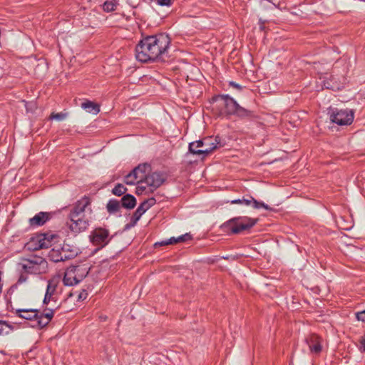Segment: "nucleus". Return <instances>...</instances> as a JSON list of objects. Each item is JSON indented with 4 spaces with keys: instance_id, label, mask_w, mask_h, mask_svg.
<instances>
[{
    "instance_id": "4468645a",
    "label": "nucleus",
    "mask_w": 365,
    "mask_h": 365,
    "mask_svg": "<svg viewBox=\"0 0 365 365\" xmlns=\"http://www.w3.org/2000/svg\"><path fill=\"white\" fill-rule=\"evenodd\" d=\"M60 279H61L60 275H57V276L53 277L52 279H51L48 282L45 297L43 299L44 304H48L50 302L52 295L56 292V287L60 282Z\"/></svg>"
},
{
    "instance_id": "f8f14e48",
    "label": "nucleus",
    "mask_w": 365,
    "mask_h": 365,
    "mask_svg": "<svg viewBox=\"0 0 365 365\" xmlns=\"http://www.w3.org/2000/svg\"><path fill=\"white\" fill-rule=\"evenodd\" d=\"M322 339L317 334H310L306 339V343L309 348V351L312 354H318L322 350Z\"/></svg>"
},
{
    "instance_id": "f03ea898",
    "label": "nucleus",
    "mask_w": 365,
    "mask_h": 365,
    "mask_svg": "<svg viewBox=\"0 0 365 365\" xmlns=\"http://www.w3.org/2000/svg\"><path fill=\"white\" fill-rule=\"evenodd\" d=\"M93 213L91 200L88 197L79 200L69 214L68 227L75 233H80L86 230Z\"/></svg>"
},
{
    "instance_id": "4be33fe9",
    "label": "nucleus",
    "mask_w": 365,
    "mask_h": 365,
    "mask_svg": "<svg viewBox=\"0 0 365 365\" xmlns=\"http://www.w3.org/2000/svg\"><path fill=\"white\" fill-rule=\"evenodd\" d=\"M156 202L155 198L151 197L146 200H144L138 207V210L144 214L150 207L154 205Z\"/></svg>"
},
{
    "instance_id": "a211bd4d",
    "label": "nucleus",
    "mask_w": 365,
    "mask_h": 365,
    "mask_svg": "<svg viewBox=\"0 0 365 365\" xmlns=\"http://www.w3.org/2000/svg\"><path fill=\"white\" fill-rule=\"evenodd\" d=\"M190 238H191V237L190 235L185 234V235H181L178 237H171L168 240H163L159 242H156L155 244V246H157V245L163 246V245H173V244H176V243H178L180 242L186 241L187 240H190Z\"/></svg>"
},
{
    "instance_id": "7ed1b4c3",
    "label": "nucleus",
    "mask_w": 365,
    "mask_h": 365,
    "mask_svg": "<svg viewBox=\"0 0 365 365\" xmlns=\"http://www.w3.org/2000/svg\"><path fill=\"white\" fill-rule=\"evenodd\" d=\"M216 108L222 115L235 114L240 117L249 116L251 112L241 107L232 98L228 95L218 96L215 98Z\"/></svg>"
},
{
    "instance_id": "393cba45",
    "label": "nucleus",
    "mask_w": 365,
    "mask_h": 365,
    "mask_svg": "<svg viewBox=\"0 0 365 365\" xmlns=\"http://www.w3.org/2000/svg\"><path fill=\"white\" fill-rule=\"evenodd\" d=\"M118 5V0H110L106 1L103 5V9L107 12L114 11Z\"/></svg>"
},
{
    "instance_id": "aec40b11",
    "label": "nucleus",
    "mask_w": 365,
    "mask_h": 365,
    "mask_svg": "<svg viewBox=\"0 0 365 365\" xmlns=\"http://www.w3.org/2000/svg\"><path fill=\"white\" fill-rule=\"evenodd\" d=\"M122 206L127 209H132L135 206L136 200L131 195H125L121 199Z\"/></svg>"
},
{
    "instance_id": "cd10ccee",
    "label": "nucleus",
    "mask_w": 365,
    "mask_h": 365,
    "mask_svg": "<svg viewBox=\"0 0 365 365\" xmlns=\"http://www.w3.org/2000/svg\"><path fill=\"white\" fill-rule=\"evenodd\" d=\"M245 74L248 80L250 81L255 82L259 80L256 70H246Z\"/></svg>"
},
{
    "instance_id": "39448f33",
    "label": "nucleus",
    "mask_w": 365,
    "mask_h": 365,
    "mask_svg": "<svg viewBox=\"0 0 365 365\" xmlns=\"http://www.w3.org/2000/svg\"><path fill=\"white\" fill-rule=\"evenodd\" d=\"M217 137H207L202 140L192 142L189 145V150L195 155H207L218 148Z\"/></svg>"
},
{
    "instance_id": "b1692460",
    "label": "nucleus",
    "mask_w": 365,
    "mask_h": 365,
    "mask_svg": "<svg viewBox=\"0 0 365 365\" xmlns=\"http://www.w3.org/2000/svg\"><path fill=\"white\" fill-rule=\"evenodd\" d=\"M13 330V327L5 321L0 320V336L7 335Z\"/></svg>"
},
{
    "instance_id": "5701e85b",
    "label": "nucleus",
    "mask_w": 365,
    "mask_h": 365,
    "mask_svg": "<svg viewBox=\"0 0 365 365\" xmlns=\"http://www.w3.org/2000/svg\"><path fill=\"white\" fill-rule=\"evenodd\" d=\"M120 206V205L119 201L115 200H110L108 201L106 207L108 212L113 213L119 210Z\"/></svg>"
},
{
    "instance_id": "6ab92c4d",
    "label": "nucleus",
    "mask_w": 365,
    "mask_h": 365,
    "mask_svg": "<svg viewBox=\"0 0 365 365\" xmlns=\"http://www.w3.org/2000/svg\"><path fill=\"white\" fill-rule=\"evenodd\" d=\"M31 243L36 244V246L33 247V249L38 250L48 247L50 246L51 242L45 237V235H42L33 238Z\"/></svg>"
},
{
    "instance_id": "1a4fd4ad",
    "label": "nucleus",
    "mask_w": 365,
    "mask_h": 365,
    "mask_svg": "<svg viewBox=\"0 0 365 365\" xmlns=\"http://www.w3.org/2000/svg\"><path fill=\"white\" fill-rule=\"evenodd\" d=\"M150 168V165L143 164L139 165L130 172L137 181L135 193L138 195L143 194L147 190V187L144 185V179L145 178V173H148Z\"/></svg>"
},
{
    "instance_id": "72a5a7b5",
    "label": "nucleus",
    "mask_w": 365,
    "mask_h": 365,
    "mask_svg": "<svg viewBox=\"0 0 365 365\" xmlns=\"http://www.w3.org/2000/svg\"><path fill=\"white\" fill-rule=\"evenodd\" d=\"M158 4L162 6H169L172 4V0H156Z\"/></svg>"
},
{
    "instance_id": "f704fd0d",
    "label": "nucleus",
    "mask_w": 365,
    "mask_h": 365,
    "mask_svg": "<svg viewBox=\"0 0 365 365\" xmlns=\"http://www.w3.org/2000/svg\"><path fill=\"white\" fill-rule=\"evenodd\" d=\"M28 277L26 274H21L19 278L18 283L21 284L27 281Z\"/></svg>"
},
{
    "instance_id": "412c9836",
    "label": "nucleus",
    "mask_w": 365,
    "mask_h": 365,
    "mask_svg": "<svg viewBox=\"0 0 365 365\" xmlns=\"http://www.w3.org/2000/svg\"><path fill=\"white\" fill-rule=\"evenodd\" d=\"M81 107L89 113L98 114L100 112L99 106L92 101H86L82 103Z\"/></svg>"
},
{
    "instance_id": "ea45409f",
    "label": "nucleus",
    "mask_w": 365,
    "mask_h": 365,
    "mask_svg": "<svg viewBox=\"0 0 365 365\" xmlns=\"http://www.w3.org/2000/svg\"><path fill=\"white\" fill-rule=\"evenodd\" d=\"M198 76H200V74H199V73L197 74V76H195L193 77V79H194V80H197V79H198V78H197Z\"/></svg>"
},
{
    "instance_id": "c756f323",
    "label": "nucleus",
    "mask_w": 365,
    "mask_h": 365,
    "mask_svg": "<svg viewBox=\"0 0 365 365\" xmlns=\"http://www.w3.org/2000/svg\"><path fill=\"white\" fill-rule=\"evenodd\" d=\"M124 182H125L126 185H137V181L135 180V178H134V176L131 174V173H130L129 174H128V175L125 177Z\"/></svg>"
},
{
    "instance_id": "423d86ee",
    "label": "nucleus",
    "mask_w": 365,
    "mask_h": 365,
    "mask_svg": "<svg viewBox=\"0 0 365 365\" xmlns=\"http://www.w3.org/2000/svg\"><path fill=\"white\" fill-rule=\"evenodd\" d=\"M88 274V269L84 266H71L66 269L63 278V284L73 286L79 283Z\"/></svg>"
},
{
    "instance_id": "9b49d317",
    "label": "nucleus",
    "mask_w": 365,
    "mask_h": 365,
    "mask_svg": "<svg viewBox=\"0 0 365 365\" xmlns=\"http://www.w3.org/2000/svg\"><path fill=\"white\" fill-rule=\"evenodd\" d=\"M90 238L93 244L102 247L107 245L110 240L108 230L101 227L96 228L91 232Z\"/></svg>"
},
{
    "instance_id": "58836bf2",
    "label": "nucleus",
    "mask_w": 365,
    "mask_h": 365,
    "mask_svg": "<svg viewBox=\"0 0 365 365\" xmlns=\"http://www.w3.org/2000/svg\"><path fill=\"white\" fill-rule=\"evenodd\" d=\"M194 76H195V75L192 73V72H191V73H190L189 75H187V78L190 77L191 78H192V79H193Z\"/></svg>"
},
{
    "instance_id": "9d476101",
    "label": "nucleus",
    "mask_w": 365,
    "mask_h": 365,
    "mask_svg": "<svg viewBox=\"0 0 365 365\" xmlns=\"http://www.w3.org/2000/svg\"><path fill=\"white\" fill-rule=\"evenodd\" d=\"M165 180V177L161 173L153 172L150 173V170L145 173V178L144 179V185L147 187L145 193L153 192L155 190L159 187Z\"/></svg>"
},
{
    "instance_id": "473e14b6",
    "label": "nucleus",
    "mask_w": 365,
    "mask_h": 365,
    "mask_svg": "<svg viewBox=\"0 0 365 365\" xmlns=\"http://www.w3.org/2000/svg\"><path fill=\"white\" fill-rule=\"evenodd\" d=\"M143 215V214L142 212H140V211L137 209L133 215V220L134 223H135L137 221H138Z\"/></svg>"
},
{
    "instance_id": "a19ab883",
    "label": "nucleus",
    "mask_w": 365,
    "mask_h": 365,
    "mask_svg": "<svg viewBox=\"0 0 365 365\" xmlns=\"http://www.w3.org/2000/svg\"><path fill=\"white\" fill-rule=\"evenodd\" d=\"M196 71L197 72V73L200 74V70H196Z\"/></svg>"
},
{
    "instance_id": "f257e3e1",
    "label": "nucleus",
    "mask_w": 365,
    "mask_h": 365,
    "mask_svg": "<svg viewBox=\"0 0 365 365\" xmlns=\"http://www.w3.org/2000/svg\"><path fill=\"white\" fill-rule=\"evenodd\" d=\"M170 43L168 36L163 34L148 36L136 46V58L143 63L158 60L166 53Z\"/></svg>"
},
{
    "instance_id": "a878e982",
    "label": "nucleus",
    "mask_w": 365,
    "mask_h": 365,
    "mask_svg": "<svg viewBox=\"0 0 365 365\" xmlns=\"http://www.w3.org/2000/svg\"><path fill=\"white\" fill-rule=\"evenodd\" d=\"M127 191V188L122 184L116 185L113 189V193L115 195L120 196Z\"/></svg>"
},
{
    "instance_id": "2eb2a0df",
    "label": "nucleus",
    "mask_w": 365,
    "mask_h": 365,
    "mask_svg": "<svg viewBox=\"0 0 365 365\" xmlns=\"http://www.w3.org/2000/svg\"><path fill=\"white\" fill-rule=\"evenodd\" d=\"M15 314L19 317L27 320H34L37 323L38 310L34 309H16Z\"/></svg>"
},
{
    "instance_id": "4c0bfd02",
    "label": "nucleus",
    "mask_w": 365,
    "mask_h": 365,
    "mask_svg": "<svg viewBox=\"0 0 365 365\" xmlns=\"http://www.w3.org/2000/svg\"><path fill=\"white\" fill-rule=\"evenodd\" d=\"M363 351H365V338L361 341V348Z\"/></svg>"
},
{
    "instance_id": "0eeeda50",
    "label": "nucleus",
    "mask_w": 365,
    "mask_h": 365,
    "mask_svg": "<svg viewBox=\"0 0 365 365\" xmlns=\"http://www.w3.org/2000/svg\"><path fill=\"white\" fill-rule=\"evenodd\" d=\"M330 120L339 125H351L354 120V112L351 109L329 108Z\"/></svg>"
},
{
    "instance_id": "6e6552de",
    "label": "nucleus",
    "mask_w": 365,
    "mask_h": 365,
    "mask_svg": "<svg viewBox=\"0 0 365 365\" xmlns=\"http://www.w3.org/2000/svg\"><path fill=\"white\" fill-rule=\"evenodd\" d=\"M20 265L25 272L36 274L45 271L47 262L41 257H34L24 260Z\"/></svg>"
},
{
    "instance_id": "bb28decb",
    "label": "nucleus",
    "mask_w": 365,
    "mask_h": 365,
    "mask_svg": "<svg viewBox=\"0 0 365 365\" xmlns=\"http://www.w3.org/2000/svg\"><path fill=\"white\" fill-rule=\"evenodd\" d=\"M67 113H52L49 117L50 120H56L57 121L64 120L67 118Z\"/></svg>"
},
{
    "instance_id": "dca6fc26",
    "label": "nucleus",
    "mask_w": 365,
    "mask_h": 365,
    "mask_svg": "<svg viewBox=\"0 0 365 365\" xmlns=\"http://www.w3.org/2000/svg\"><path fill=\"white\" fill-rule=\"evenodd\" d=\"M49 219V213L40 212L35 216L29 219V224L32 227H38L43 225Z\"/></svg>"
},
{
    "instance_id": "2f4dec72",
    "label": "nucleus",
    "mask_w": 365,
    "mask_h": 365,
    "mask_svg": "<svg viewBox=\"0 0 365 365\" xmlns=\"http://www.w3.org/2000/svg\"><path fill=\"white\" fill-rule=\"evenodd\" d=\"M356 317L358 321L365 322V310L356 313Z\"/></svg>"
},
{
    "instance_id": "c9c22d12",
    "label": "nucleus",
    "mask_w": 365,
    "mask_h": 365,
    "mask_svg": "<svg viewBox=\"0 0 365 365\" xmlns=\"http://www.w3.org/2000/svg\"><path fill=\"white\" fill-rule=\"evenodd\" d=\"M229 85L230 86H232V88H236L237 90H241L242 88V86H240V84H238L234 81H230Z\"/></svg>"
},
{
    "instance_id": "c85d7f7f",
    "label": "nucleus",
    "mask_w": 365,
    "mask_h": 365,
    "mask_svg": "<svg viewBox=\"0 0 365 365\" xmlns=\"http://www.w3.org/2000/svg\"><path fill=\"white\" fill-rule=\"evenodd\" d=\"M31 61L33 62L31 64L32 66L41 67V68L48 66V63L46 62V61L44 58H39L38 60L34 58V59H31Z\"/></svg>"
},
{
    "instance_id": "ddd939ff",
    "label": "nucleus",
    "mask_w": 365,
    "mask_h": 365,
    "mask_svg": "<svg viewBox=\"0 0 365 365\" xmlns=\"http://www.w3.org/2000/svg\"><path fill=\"white\" fill-rule=\"evenodd\" d=\"M232 204H239V205H245L246 206L252 205L255 209H259L260 207H263L265 210H269L271 208L266 204L262 202L257 201L252 197H250L249 199H236L231 201Z\"/></svg>"
},
{
    "instance_id": "f3484780",
    "label": "nucleus",
    "mask_w": 365,
    "mask_h": 365,
    "mask_svg": "<svg viewBox=\"0 0 365 365\" xmlns=\"http://www.w3.org/2000/svg\"><path fill=\"white\" fill-rule=\"evenodd\" d=\"M53 316V311L52 309H48L43 314H38L37 325L41 328L45 327L51 320Z\"/></svg>"
},
{
    "instance_id": "20e7f679",
    "label": "nucleus",
    "mask_w": 365,
    "mask_h": 365,
    "mask_svg": "<svg viewBox=\"0 0 365 365\" xmlns=\"http://www.w3.org/2000/svg\"><path fill=\"white\" fill-rule=\"evenodd\" d=\"M257 220L248 217H233L222 225V227L227 229L232 234H239L244 230L253 227Z\"/></svg>"
},
{
    "instance_id": "e433bc0d",
    "label": "nucleus",
    "mask_w": 365,
    "mask_h": 365,
    "mask_svg": "<svg viewBox=\"0 0 365 365\" xmlns=\"http://www.w3.org/2000/svg\"><path fill=\"white\" fill-rule=\"evenodd\" d=\"M87 296L88 293L85 290H83L81 292L79 293L78 298L79 300H83L87 297Z\"/></svg>"
},
{
    "instance_id": "7c9ffc66",
    "label": "nucleus",
    "mask_w": 365,
    "mask_h": 365,
    "mask_svg": "<svg viewBox=\"0 0 365 365\" xmlns=\"http://www.w3.org/2000/svg\"><path fill=\"white\" fill-rule=\"evenodd\" d=\"M55 253L56 252L54 250H52V252L50 253V257L53 262L63 261L66 258H67L65 255H62V253L60 254L59 257L53 256Z\"/></svg>"
}]
</instances>
